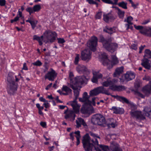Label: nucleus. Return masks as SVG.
Wrapping results in <instances>:
<instances>
[{
  "instance_id": "43",
  "label": "nucleus",
  "mask_w": 151,
  "mask_h": 151,
  "mask_svg": "<svg viewBox=\"0 0 151 151\" xmlns=\"http://www.w3.org/2000/svg\"><path fill=\"white\" fill-rule=\"evenodd\" d=\"M130 105V108H131V111H136V110L137 109V106L135 104H134L133 103L130 102V103L129 104Z\"/></svg>"
},
{
  "instance_id": "21",
  "label": "nucleus",
  "mask_w": 151,
  "mask_h": 151,
  "mask_svg": "<svg viewBox=\"0 0 151 151\" xmlns=\"http://www.w3.org/2000/svg\"><path fill=\"white\" fill-rule=\"evenodd\" d=\"M112 96L114 97V98L122 102L123 103H126L127 104H129L130 102L129 100L126 98L119 96L118 95H112Z\"/></svg>"
},
{
  "instance_id": "51",
  "label": "nucleus",
  "mask_w": 151,
  "mask_h": 151,
  "mask_svg": "<svg viewBox=\"0 0 151 151\" xmlns=\"http://www.w3.org/2000/svg\"><path fill=\"white\" fill-rule=\"evenodd\" d=\"M90 4H95L96 5V7H98V3L95 1H86Z\"/></svg>"
},
{
  "instance_id": "63",
  "label": "nucleus",
  "mask_w": 151,
  "mask_h": 151,
  "mask_svg": "<svg viewBox=\"0 0 151 151\" xmlns=\"http://www.w3.org/2000/svg\"><path fill=\"white\" fill-rule=\"evenodd\" d=\"M43 105L44 106L46 109L50 107L49 104L48 102V101L44 103Z\"/></svg>"
},
{
  "instance_id": "32",
  "label": "nucleus",
  "mask_w": 151,
  "mask_h": 151,
  "mask_svg": "<svg viewBox=\"0 0 151 151\" xmlns=\"http://www.w3.org/2000/svg\"><path fill=\"white\" fill-rule=\"evenodd\" d=\"M142 91L147 93H150L151 92V81L149 85L145 86L143 88Z\"/></svg>"
},
{
  "instance_id": "57",
  "label": "nucleus",
  "mask_w": 151,
  "mask_h": 151,
  "mask_svg": "<svg viewBox=\"0 0 151 151\" xmlns=\"http://www.w3.org/2000/svg\"><path fill=\"white\" fill-rule=\"evenodd\" d=\"M19 17L18 16V15H17V16L15 17L14 19H11L10 20V22L11 23H13L14 22H16L19 19Z\"/></svg>"
},
{
  "instance_id": "49",
  "label": "nucleus",
  "mask_w": 151,
  "mask_h": 151,
  "mask_svg": "<svg viewBox=\"0 0 151 151\" xmlns=\"http://www.w3.org/2000/svg\"><path fill=\"white\" fill-rule=\"evenodd\" d=\"M32 64L34 65L39 66H41L42 64L41 62L39 60H37L36 62L32 63Z\"/></svg>"
},
{
  "instance_id": "1",
  "label": "nucleus",
  "mask_w": 151,
  "mask_h": 151,
  "mask_svg": "<svg viewBox=\"0 0 151 151\" xmlns=\"http://www.w3.org/2000/svg\"><path fill=\"white\" fill-rule=\"evenodd\" d=\"M99 38V42L102 43L103 47L108 51L113 53L117 49L118 44L115 43L111 42L112 41L111 37L106 39L103 35H101Z\"/></svg>"
},
{
  "instance_id": "35",
  "label": "nucleus",
  "mask_w": 151,
  "mask_h": 151,
  "mask_svg": "<svg viewBox=\"0 0 151 151\" xmlns=\"http://www.w3.org/2000/svg\"><path fill=\"white\" fill-rule=\"evenodd\" d=\"M145 55L144 56V57L145 58H151V51L148 49H146L145 50Z\"/></svg>"
},
{
  "instance_id": "5",
  "label": "nucleus",
  "mask_w": 151,
  "mask_h": 151,
  "mask_svg": "<svg viewBox=\"0 0 151 151\" xmlns=\"http://www.w3.org/2000/svg\"><path fill=\"white\" fill-rule=\"evenodd\" d=\"M43 35L40 37V40H42L44 36L47 39V40L44 41L46 44L47 43H52L56 40L57 35L55 32L52 31L50 30H47L43 33Z\"/></svg>"
},
{
  "instance_id": "62",
  "label": "nucleus",
  "mask_w": 151,
  "mask_h": 151,
  "mask_svg": "<svg viewBox=\"0 0 151 151\" xmlns=\"http://www.w3.org/2000/svg\"><path fill=\"white\" fill-rule=\"evenodd\" d=\"M6 3V1H0V5L1 6H5Z\"/></svg>"
},
{
  "instance_id": "44",
  "label": "nucleus",
  "mask_w": 151,
  "mask_h": 151,
  "mask_svg": "<svg viewBox=\"0 0 151 151\" xmlns=\"http://www.w3.org/2000/svg\"><path fill=\"white\" fill-rule=\"evenodd\" d=\"M83 97L88 101V103L89 104V102H91V101H90L89 100V97L88 96V93L87 92H85L83 93Z\"/></svg>"
},
{
  "instance_id": "45",
  "label": "nucleus",
  "mask_w": 151,
  "mask_h": 151,
  "mask_svg": "<svg viewBox=\"0 0 151 151\" xmlns=\"http://www.w3.org/2000/svg\"><path fill=\"white\" fill-rule=\"evenodd\" d=\"M79 56V54H76V56L75 58V60L74 62V63L76 65H78V64L80 59Z\"/></svg>"
},
{
  "instance_id": "36",
  "label": "nucleus",
  "mask_w": 151,
  "mask_h": 151,
  "mask_svg": "<svg viewBox=\"0 0 151 151\" xmlns=\"http://www.w3.org/2000/svg\"><path fill=\"white\" fill-rule=\"evenodd\" d=\"M123 67H121L119 68H117L114 73L115 76L119 75L122 73L123 71Z\"/></svg>"
},
{
  "instance_id": "60",
  "label": "nucleus",
  "mask_w": 151,
  "mask_h": 151,
  "mask_svg": "<svg viewBox=\"0 0 151 151\" xmlns=\"http://www.w3.org/2000/svg\"><path fill=\"white\" fill-rule=\"evenodd\" d=\"M131 47L132 49L135 50H136L137 49V45L135 44H132L131 45Z\"/></svg>"
},
{
  "instance_id": "40",
  "label": "nucleus",
  "mask_w": 151,
  "mask_h": 151,
  "mask_svg": "<svg viewBox=\"0 0 151 151\" xmlns=\"http://www.w3.org/2000/svg\"><path fill=\"white\" fill-rule=\"evenodd\" d=\"M133 17L131 16H129L127 17V19H125L124 20V22H127V24H132V23L131 22V21L133 20Z\"/></svg>"
},
{
  "instance_id": "59",
  "label": "nucleus",
  "mask_w": 151,
  "mask_h": 151,
  "mask_svg": "<svg viewBox=\"0 0 151 151\" xmlns=\"http://www.w3.org/2000/svg\"><path fill=\"white\" fill-rule=\"evenodd\" d=\"M74 133L76 135L75 136L76 137V138H77V137H79V138H80L81 137V136H80V131L78 130V131H76L74 133Z\"/></svg>"
},
{
  "instance_id": "53",
  "label": "nucleus",
  "mask_w": 151,
  "mask_h": 151,
  "mask_svg": "<svg viewBox=\"0 0 151 151\" xmlns=\"http://www.w3.org/2000/svg\"><path fill=\"white\" fill-rule=\"evenodd\" d=\"M134 27L136 29L138 30H140H140H143L144 28H143V27L142 26L140 25L137 26L135 25H134Z\"/></svg>"
},
{
  "instance_id": "31",
  "label": "nucleus",
  "mask_w": 151,
  "mask_h": 151,
  "mask_svg": "<svg viewBox=\"0 0 151 151\" xmlns=\"http://www.w3.org/2000/svg\"><path fill=\"white\" fill-rule=\"evenodd\" d=\"M143 111H145V115L149 118H151V108L149 106L145 107Z\"/></svg>"
},
{
  "instance_id": "13",
  "label": "nucleus",
  "mask_w": 151,
  "mask_h": 151,
  "mask_svg": "<svg viewBox=\"0 0 151 151\" xmlns=\"http://www.w3.org/2000/svg\"><path fill=\"white\" fill-rule=\"evenodd\" d=\"M76 70L78 73L83 74L84 75L88 76L90 73L89 70L84 65H79L76 67Z\"/></svg>"
},
{
  "instance_id": "41",
  "label": "nucleus",
  "mask_w": 151,
  "mask_h": 151,
  "mask_svg": "<svg viewBox=\"0 0 151 151\" xmlns=\"http://www.w3.org/2000/svg\"><path fill=\"white\" fill-rule=\"evenodd\" d=\"M74 75L72 72H70L69 74V79L70 80V82L71 83L70 84H73L74 82V78H73Z\"/></svg>"
},
{
  "instance_id": "24",
  "label": "nucleus",
  "mask_w": 151,
  "mask_h": 151,
  "mask_svg": "<svg viewBox=\"0 0 151 151\" xmlns=\"http://www.w3.org/2000/svg\"><path fill=\"white\" fill-rule=\"evenodd\" d=\"M150 60L147 58H145L142 60L141 65L145 69L150 70L151 68L150 63H149Z\"/></svg>"
},
{
  "instance_id": "6",
  "label": "nucleus",
  "mask_w": 151,
  "mask_h": 151,
  "mask_svg": "<svg viewBox=\"0 0 151 151\" xmlns=\"http://www.w3.org/2000/svg\"><path fill=\"white\" fill-rule=\"evenodd\" d=\"M92 123L94 125L102 126L105 124L106 120L105 117L100 114H96L92 116L91 120Z\"/></svg>"
},
{
  "instance_id": "46",
  "label": "nucleus",
  "mask_w": 151,
  "mask_h": 151,
  "mask_svg": "<svg viewBox=\"0 0 151 151\" xmlns=\"http://www.w3.org/2000/svg\"><path fill=\"white\" fill-rule=\"evenodd\" d=\"M125 87L123 86H117L116 85V91H120L125 89Z\"/></svg>"
},
{
  "instance_id": "22",
  "label": "nucleus",
  "mask_w": 151,
  "mask_h": 151,
  "mask_svg": "<svg viewBox=\"0 0 151 151\" xmlns=\"http://www.w3.org/2000/svg\"><path fill=\"white\" fill-rule=\"evenodd\" d=\"M101 61L103 65L106 66L109 63H110V60L107 58V56L105 53H103L101 55Z\"/></svg>"
},
{
  "instance_id": "20",
  "label": "nucleus",
  "mask_w": 151,
  "mask_h": 151,
  "mask_svg": "<svg viewBox=\"0 0 151 151\" xmlns=\"http://www.w3.org/2000/svg\"><path fill=\"white\" fill-rule=\"evenodd\" d=\"M79 112H78V113ZM75 113H76L74 110L73 111L71 110L69 111L68 113L65 114V119H69L70 121H73L75 119L76 114Z\"/></svg>"
},
{
  "instance_id": "47",
  "label": "nucleus",
  "mask_w": 151,
  "mask_h": 151,
  "mask_svg": "<svg viewBox=\"0 0 151 151\" xmlns=\"http://www.w3.org/2000/svg\"><path fill=\"white\" fill-rule=\"evenodd\" d=\"M58 43L59 44H63V43H64L65 41L63 38H57Z\"/></svg>"
},
{
  "instance_id": "15",
  "label": "nucleus",
  "mask_w": 151,
  "mask_h": 151,
  "mask_svg": "<svg viewBox=\"0 0 151 151\" xmlns=\"http://www.w3.org/2000/svg\"><path fill=\"white\" fill-rule=\"evenodd\" d=\"M102 1L105 3L111 4L113 5L118 4L119 6L121 7L123 9H127V3H125L123 1L119 3L118 4H117L118 1Z\"/></svg>"
},
{
  "instance_id": "34",
  "label": "nucleus",
  "mask_w": 151,
  "mask_h": 151,
  "mask_svg": "<svg viewBox=\"0 0 151 151\" xmlns=\"http://www.w3.org/2000/svg\"><path fill=\"white\" fill-rule=\"evenodd\" d=\"M113 82H115V81H114V80H113L112 81L111 80H107L102 83V84L103 86L107 87L108 86H109L110 87L111 85H112V84H114Z\"/></svg>"
},
{
  "instance_id": "33",
  "label": "nucleus",
  "mask_w": 151,
  "mask_h": 151,
  "mask_svg": "<svg viewBox=\"0 0 151 151\" xmlns=\"http://www.w3.org/2000/svg\"><path fill=\"white\" fill-rule=\"evenodd\" d=\"M142 91L147 93H150L151 92V81L149 85L145 86L143 88Z\"/></svg>"
},
{
  "instance_id": "37",
  "label": "nucleus",
  "mask_w": 151,
  "mask_h": 151,
  "mask_svg": "<svg viewBox=\"0 0 151 151\" xmlns=\"http://www.w3.org/2000/svg\"><path fill=\"white\" fill-rule=\"evenodd\" d=\"M62 90L63 91L65 92L66 93H70L72 92V90L67 86L65 85H63L62 88Z\"/></svg>"
},
{
  "instance_id": "11",
  "label": "nucleus",
  "mask_w": 151,
  "mask_h": 151,
  "mask_svg": "<svg viewBox=\"0 0 151 151\" xmlns=\"http://www.w3.org/2000/svg\"><path fill=\"white\" fill-rule=\"evenodd\" d=\"M131 117L135 120L140 122L145 119V117L142 115L141 111L136 110L135 111H130L129 112Z\"/></svg>"
},
{
  "instance_id": "4",
  "label": "nucleus",
  "mask_w": 151,
  "mask_h": 151,
  "mask_svg": "<svg viewBox=\"0 0 151 151\" xmlns=\"http://www.w3.org/2000/svg\"><path fill=\"white\" fill-rule=\"evenodd\" d=\"M69 87L74 90V95L75 98L73 101H69L67 103V104L71 106L74 111L78 113L79 112L80 106L77 104V100L79 95V92L78 90V87L74 86L73 85L70 84Z\"/></svg>"
},
{
  "instance_id": "48",
  "label": "nucleus",
  "mask_w": 151,
  "mask_h": 151,
  "mask_svg": "<svg viewBox=\"0 0 151 151\" xmlns=\"http://www.w3.org/2000/svg\"><path fill=\"white\" fill-rule=\"evenodd\" d=\"M37 21H36V22L34 21H31L30 23L32 26V28L33 29H34L36 26V24L37 23Z\"/></svg>"
},
{
  "instance_id": "10",
  "label": "nucleus",
  "mask_w": 151,
  "mask_h": 151,
  "mask_svg": "<svg viewBox=\"0 0 151 151\" xmlns=\"http://www.w3.org/2000/svg\"><path fill=\"white\" fill-rule=\"evenodd\" d=\"M89 78V77L88 76H86L85 75L76 77L74 78V81L72 85L78 87L79 85L85 83Z\"/></svg>"
},
{
  "instance_id": "55",
  "label": "nucleus",
  "mask_w": 151,
  "mask_h": 151,
  "mask_svg": "<svg viewBox=\"0 0 151 151\" xmlns=\"http://www.w3.org/2000/svg\"><path fill=\"white\" fill-rule=\"evenodd\" d=\"M102 15V12H99L97 13L96 15V19H100Z\"/></svg>"
},
{
  "instance_id": "58",
  "label": "nucleus",
  "mask_w": 151,
  "mask_h": 151,
  "mask_svg": "<svg viewBox=\"0 0 151 151\" xmlns=\"http://www.w3.org/2000/svg\"><path fill=\"white\" fill-rule=\"evenodd\" d=\"M33 40H37L38 42L40 40V37L38 36L37 35H35L33 36Z\"/></svg>"
},
{
  "instance_id": "30",
  "label": "nucleus",
  "mask_w": 151,
  "mask_h": 151,
  "mask_svg": "<svg viewBox=\"0 0 151 151\" xmlns=\"http://www.w3.org/2000/svg\"><path fill=\"white\" fill-rule=\"evenodd\" d=\"M110 148L111 151H122L119 145L117 144H111L110 146Z\"/></svg>"
},
{
  "instance_id": "42",
  "label": "nucleus",
  "mask_w": 151,
  "mask_h": 151,
  "mask_svg": "<svg viewBox=\"0 0 151 151\" xmlns=\"http://www.w3.org/2000/svg\"><path fill=\"white\" fill-rule=\"evenodd\" d=\"M130 3L131 4V6L134 9L138 8V6L139 5V3L138 2L134 3L133 1H129Z\"/></svg>"
},
{
  "instance_id": "61",
  "label": "nucleus",
  "mask_w": 151,
  "mask_h": 151,
  "mask_svg": "<svg viewBox=\"0 0 151 151\" xmlns=\"http://www.w3.org/2000/svg\"><path fill=\"white\" fill-rule=\"evenodd\" d=\"M145 47V45H141V46L139 47V53H142V50L144 49V47Z\"/></svg>"
},
{
  "instance_id": "28",
  "label": "nucleus",
  "mask_w": 151,
  "mask_h": 151,
  "mask_svg": "<svg viewBox=\"0 0 151 151\" xmlns=\"http://www.w3.org/2000/svg\"><path fill=\"white\" fill-rule=\"evenodd\" d=\"M88 104L89 105V104H84L82 106L81 109V112L82 114H86L89 113V106L87 105Z\"/></svg>"
},
{
  "instance_id": "29",
  "label": "nucleus",
  "mask_w": 151,
  "mask_h": 151,
  "mask_svg": "<svg viewBox=\"0 0 151 151\" xmlns=\"http://www.w3.org/2000/svg\"><path fill=\"white\" fill-rule=\"evenodd\" d=\"M115 27H109L107 26H106L105 28L104 29L103 31L106 33L111 35L115 32Z\"/></svg>"
},
{
  "instance_id": "56",
  "label": "nucleus",
  "mask_w": 151,
  "mask_h": 151,
  "mask_svg": "<svg viewBox=\"0 0 151 151\" xmlns=\"http://www.w3.org/2000/svg\"><path fill=\"white\" fill-rule=\"evenodd\" d=\"M79 101L82 102H86L85 104H89L86 99H85L83 97L82 98H79Z\"/></svg>"
},
{
  "instance_id": "26",
  "label": "nucleus",
  "mask_w": 151,
  "mask_h": 151,
  "mask_svg": "<svg viewBox=\"0 0 151 151\" xmlns=\"http://www.w3.org/2000/svg\"><path fill=\"white\" fill-rule=\"evenodd\" d=\"M110 110L113 111V113L116 114H122L124 113V109L122 108L113 106Z\"/></svg>"
},
{
  "instance_id": "52",
  "label": "nucleus",
  "mask_w": 151,
  "mask_h": 151,
  "mask_svg": "<svg viewBox=\"0 0 151 151\" xmlns=\"http://www.w3.org/2000/svg\"><path fill=\"white\" fill-rule=\"evenodd\" d=\"M109 89H111L113 91H116V85H114V84L112 85H111L108 88Z\"/></svg>"
},
{
  "instance_id": "14",
  "label": "nucleus",
  "mask_w": 151,
  "mask_h": 151,
  "mask_svg": "<svg viewBox=\"0 0 151 151\" xmlns=\"http://www.w3.org/2000/svg\"><path fill=\"white\" fill-rule=\"evenodd\" d=\"M81 58L83 60H89L91 58V52L89 49H85L81 53Z\"/></svg>"
},
{
  "instance_id": "64",
  "label": "nucleus",
  "mask_w": 151,
  "mask_h": 151,
  "mask_svg": "<svg viewBox=\"0 0 151 151\" xmlns=\"http://www.w3.org/2000/svg\"><path fill=\"white\" fill-rule=\"evenodd\" d=\"M39 100L41 101L44 102L45 103L47 102V101L45 99L43 98L42 97H41L39 98Z\"/></svg>"
},
{
  "instance_id": "9",
  "label": "nucleus",
  "mask_w": 151,
  "mask_h": 151,
  "mask_svg": "<svg viewBox=\"0 0 151 151\" xmlns=\"http://www.w3.org/2000/svg\"><path fill=\"white\" fill-rule=\"evenodd\" d=\"M98 39L97 37L93 36L91 37L87 42V46L90 50L93 52L96 50V47L97 45Z\"/></svg>"
},
{
  "instance_id": "25",
  "label": "nucleus",
  "mask_w": 151,
  "mask_h": 151,
  "mask_svg": "<svg viewBox=\"0 0 151 151\" xmlns=\"http://www.w3.org/2000/svg\"><path fill=\"white\" fill-rule=\"evenodd\" d=\"M140 32L144 35L151 37V27H148L145 28L143 30H140Z\"/></svg>"
},
{
  "instance_id": "27",
  "label": "nucleus",
  "mask_w": 151,
  "mask_h": 151,
  "mask_svg": "<svg viewBox=\"0 0 151 151\" xmlns=\"http://www.w3.org/2000/svg\"><path fill=\"white\" fill-rule=\"evenodd\" d=\"M76 123L77 127H81V124L86 128L87 127V124L85 122L84 120L81 118H78V120L76 121Z\"/></svg>"
},
{
  "instance_id": "17",
  "label": "nucleus",
  "mask_w": 151,
  "mask_h": 151,
  "mask_svg": "<svg viewBox=\"0 0 151 151\" xmlns=\"http://www.w3.org/2000/svg\"><path fill=\"white\" fill-rule=\"evenodd\" d=\"M112 60L110 61V63H108L107 66L108 69H110L112 68L114 65L116 64L119 63V61L116 56L115 55L111 56Z\"/></svg>"
},
{
  "instance_id": "54",
  "label": "nucleus",
  "mask_w": 151,
  "mask_h": 151,
  "mask_svg": "<svg viewBox=\"0 0 151 151\" xmlns=\"http://www.w3.org/2000/svg\"><path fill=\"white\" fill-rule=\"evenodd\" d=\"M132 24H125V27L126 28V30H128L129 29H130L131 30H132L133 29V27L131 25Z\"/></svg>"
},
{
  "instance_id": "18",
  "label": "nucleus",
  "mask_w": 151,
  "mask_h": 151,
  "mask_svg": "<svg viewBox=\"0 0 151 151\" xmlns=\"http://www.w3.org/2000/svg\"><path fill=\"white\" fill-rule=\"evenodd\" d=\"M135 77V75L134 73L131 71H128L126 72L125 74L124 78L127 81H131Z\"/></svg>"
},
{
  "instance_id": "3",
  "label": "nucleus",
  "mask_w": 151,
  "mask_h": 151,
  "mask_svg": "<svg viewBox=\"0 0 151 151\" xmlns=\"http://www.w3.org/2000/svg\"><path fill=\"white\" fill-rule=\"evenodd\" d=\"M7 92L10 96L13 95L17 90L18 84L15 83L14 77L12 75H9L7 78Z\"/></svg>"
},
{
  "instance_id": "38",
  "label": "nucleus",
  "mask_w": 151,
  "mask_h": 151,
  "mask_svg": "<svg viewBox=\"0 0 151 151\" xmlns=\"http://www.w3.org/2000/svg\"><path fill=\"white\" fill-rule=\"evenodd\" d=\"M117 9L118 10L117 14L119 17L120 18H123L124 16V11H122L118 7Z\"/></svg>"
},
{
  "instance_id": "7",
  "label": "nucleus",
  "mask_w": 151,
  "mask_h": 151,
  "mask_svg": "<svg viewBox=\"0 0 151 151\" xmlns=\"http://www.w3.org/2000/svg\"><path fill=\"white\" fill-rule=\"evenodd\" d=\"M90 135L93 137L94 139H92L91 140V142L93 143L95 145L99 146L100 148L104 151H108L109 150V147L108 146L103 145H102L99 144L98 141L97 139V138L100 139V138L99 136L97 134L91 132L90 133Z\"/></svg>"
},
{
  "instance_id": "2",
  "label": "nucleus",
  "mask_w": 151,
  "mask_h": 151,
  "mask_svg": "<svg viewBox=\"0 0 151 151\" xmlns=\"http://www.w3.org/2000/svg\"><path fill=\"white\" fill-rule=\"evenodd\" d=\"M91 139L88 134L86 133L83 137L82 143L85 151H93V149L96 151H101L98 147H96L93 143L91 142Z\"/></svg>"
},
{
  "instance_id": "8",
  "label": "nucleus",
  "mask_w": 151,
  "mask_h": 151,
  "mask_svg": "<svg viewBox=\"0 0 151 151\" xmlns=\"http://www.w3.org/2000/svg\"><path fill=\"white\" fill-rule=\"evenodd\" d=\"M100 93L105 94L108 95H111L108 90H105L103 86L98 87L91 90L90 92V95L91 96H96Z\"/></svg>"
},
{
  "instance_id": "23",
  "label": "nucleus",
  "mask_w": 151,
  "mask_h": 151,
  "mask_svg": "<svg viewBox=\"0 0 151 151\" xmlns=\"http://www.w3.org/2000/svg\"><path fill=\"white\" fill-rule=\"evenodd\" d=\"M115 18L111 12L103 15V19L105 22H108L109 20H114Z\"/></svg>"
},
{
  "instance_id": "50",
  "label": "nucleus",
  "mask_w": 151,
  "mask_h": 151,
  "mask_svg": "<svg viewBox=\"0 0 151 151\" xmlns=\"http://www.w3.org/2000/svg\"><path fill=\"white\" fill-rule=\"evenodd\" d=\"M26 11L29 13L30 15L33 13L34 12L33 8L31 7H28L26 9Z\"/></svg>"
},
{
  "instance_id": "16",
  "label": "nucleus",
  "mask_w": 151,
  "mask_h": 151,
  "mask_svg": "<svg viewBox=\"0 0 151 151\" xmlns=\"http://www.w3.org/2000/svg\"><path fill=\"white\" fill-rule=\"evenodd\" d=\"M50 70L45 75V79H47L50 81H53L57 76V73L52 68H51Z\"/></svg>"
},
{
  "instance_id": "19",
  "label": "nucleus",
  "mask_w": 151,
  "mask_h": 151,
  "mask_svg": "<svg viewBox=\"0 0 151 151\" xmlns=\"http://www.w3.org/2000/svg\"><path fill=\"white\" fill-rule=\"evenodd\" d=\"M108 127L115 128L117 126L116 120L112 118L107 119L105 123Z\"/></svg>"
},
{
  "instance_id": "39",
  "label": "nucleus",
  "mask_w": 151,
  "mask_h": 151,
  "mask_svg": "<svg viewBox=\"0 0 151 151\" xmlns=\"http://www.w3.org/2000/svg\"><path fill=\"white\" fill-rule=\"evenodd\" d=\"M33 8L34 12H38L41 9V6L39 4H37L34 5Z\"/></svg>"
},
{
  "instance_id": "12",
  "label": "nucleus",
  "mask_w": 151,
  "mask_h": 151,
  "mask_svg": "<svg viewBox=\"0 0 151 151\" xmlns=\"http://www.w3.org/2000/svg\"><path fill=\"white\" fill-rule=\"evenodd\" d=\"M92 73L93 77L91 79V81L93 83H97L98 79L102 80L104 78L102 74L100 73V70L93 71Z\"/></svg>"
}]
</instances>
